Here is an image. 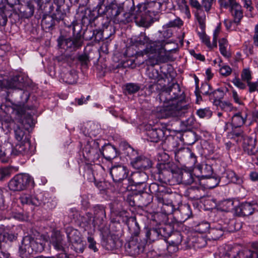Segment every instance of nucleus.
Wrapping results in <instances>:
<instances>
[{"instance_id": "obj_1", "label": "nucleus", "mask_w": 258, "mask_h": 258, "mask_svg": "<svg viewBox=\"0 0 258 258\" xmlns=\"http://www.w3.org/2000/svg\"><path fill=\"white\" fill-rule=\"evenodd\" d=\"M159 99L161 102L169 104L160 109L159 117L161 118L181 116L190 107L186 101L184 92L177 83L164 88L159 94Z\"/></svg>"}, {"instance_id": "obj_2", "label": "nucleus", "mask_w": 258, "mask_h": 258, "mask_svg": "<svg viewBox=\"0 0 258 258\" xmlns=\"http://www.w3.org/2000/svg\"><path fill=\"white\" fill-rule=\"evenodd\" d=\"M130 6L128 12L122 15L118 14L115 19L119 23L125 24L132 21L133 19L136 23L140 26L148 27L150 25L151 16L147 14L150 11L147 10L144 4H139L137 8L134 7V0H126L124 3V7Z\"/></svg>"}, {"instance_id": "obj_3", "label": "nucleus", "mask_w": 258, "mask_h": 258, "mask_svg": "<svg viewBox=\"0 0 258 258\" xmlns=\"http://www.w3.org/2000/svg\"><path fill=\"white\" fill-rule=\"evenodd\" d=\"M34 185L33 178L26 173L16 175L10 180L8 184L9 189L12 191L23 190Z\"/></svg>"}, {"instance_id": "obj_4", "label": "nucleus", "mask_w": 258, "mask_h": 258, "mask_svg": "<svg viewBox=\"0 0 258 258\" xmlns=\"http://www.w3.org/2000/svg\"><path fill=\"white\" fill-rule=\"evenodd\" d=\"M92 211L93 219L92 214L90 213H87L83 217L87 224H90L91 222L94 227L103 224L106 219V207L102 205H97L92 208Z\"/></svg>"}, {"instance_id": "obj_5", "label": "nucleus", "mask_w": 258, "mask_h": 258, "mask_svg": "<svg viewBox=\"0 0 258 258\" xmlns=\"http://www.w3.org/2000/svg\"><path fill=\"white\" fill-rule=\"evenodd\" d=\"M82 153L84 158L89 162H94L98 160L101 155L98 142L92 139L88 141Z\"/></svg>"}, {"instance_id": "obj_6", "label": "nucleus", "mask_w": 258, "mask_h": 258, "mask_svg": "<svg viewBox=\"0 0 258 258\" xmlns=\"http://www.w3.org/2000/svg\"><path fill=\"white\" fill-rule=\"evenodd\" d=\"M96 9L99 13L106 14L115 19L122 11V8L118 6L115 0H100Z\"/></svg>"}, {"instance_id": "obj_7", "label": "nucleus", "mask_w": 258, "mask_h": 258, "mask_svg": "<svg viewBox=\"0 0 258 258\" xmlns=\"http://www.w3.org/2000/svg\"><path fill=\"white\" fill-rule=\"evenodd\" d=\"M221 8H229L230 12L234 19V22L240 23L243 17L241 5L236 0H218Z\"/></svg>"}, {"instance_id": "obj_8", "label": "nucleus", "mask_w": 258, "mask_h": 258, "mask_svg": "<svg viewBox=\"0 0 258 258\" xmlns=\"http://www.w3.org/2000/svg\"><path fill=\"white\" fill-rule=\"evenodd\" d=\"M148 178V176L147 174L145 172L143 171L134 172L131 176V180L133 182V184L136 187L141 186V188L139 190V191L143 194V197H146L148 199V202L145 204V205H147L152 200L151 195L146 192H144Z\"/></svg>"}, {"instance_id": "obj_9", "label": "nucleus", "mask_w": 258, "mask_h": 258, "mask_svg": "<svg viewBox=\"0 0 258 258\" xmlns=\"http://www.w3.org/2000/svg\"><path fill=\"white\" fill-rule=\"evenodd\" d=\"M66 232L68 240L72 243V248L77 253H82L84 250V244L79 231L72 227H68Z\"/></svg>"}, {"instance_id": "obj_10", "label": "nucleus", "mask_w": 258, "mask_h": 258, "mask_svg": "<svg viewBox=\"0 0 258 258\" xmlns=\"http://www.w3.org/2000/svg\"><path fill=\"white\" fill-rule=\"evenodd\" d=\"M37 246L38 243L34 238L30 236H25L19 248L20 256L23 257L24 255L31 254L34 251L37 252L38 251Z\"/></svg>"}, {"instance_id": "obj_11", "label": "nucleus", "mask_w": 258, "mask_h": 258, "mask_svg": "<svg viewBox=\"0 0 258 258\" xmlns=\"http://www.w3.org/2000/svg\"><path fill=\"white\" fill-rule=\"evenodd\" d=\"M194 240L186 237L184 239L183 235L179 232L173 233L170 238L169 243L173 246H176L178 249H186L190 248Z\"/></svg>"}, {"instance_id": "obj_12", "label": "nucleus", "mask_w": 258, "mask_h": 258, "mask_svg": "<svg viewBox=\"0 0 258 258\" xmlns=\"http://www.w3.org/2000/svg\"><path fill=\"white\" fill-rule=\"evenodd\" d=\"M137 42L140 45H146V48L144 51L138 52L137 53V57L143 56L144 53L149 52L153 53L157 50L158 41H153L150 40L149 38L145 34H141L138 38Z\"/></svg>"}, {"instance_id": "obj_13", "label": "nucleus", "mask_w": 258, "mask_h": 258, "mask_svg": "<svg viewBox=\"0 0 258 258\" xmlns=\"http://www.w3.org/2000/svg\"><path fill=\"white\" fill-rule=\"evenodd\" d=\"M35 7L32 2H28L25 5H18L13 12L21 18L28 19L31 17L34 13Z\"/></svg>"}, {"instance_id": "obj_14", "label": "nucleus", "mask_w": 258, "mask_h": 258, "mask_svg": "<svg viewBox=\"0 0 258 258\" xmlns=\"http://www.w3.org/2000/svg\"><path fill=\"white\" fill-rule=\"evenodd\" d=\"M258 205L256 202H246L241 203L235 208V212L240 216H247L252 214L255 210H257Z\"/></svg>"}, {"instance_id": "obj_15", "label": "nucleus", "mask_w": 258, "mask_h": 258, "mask_svg": "<svg viewBox=\"0 0 258 258\" xmlns=\"http://www.w3.org/2000/svg\"><path fill=\"white\" fill-rule=\"evenodd\" d=\"M206 170L208 171L209 174H205L202 175V178L205 179V186L208 188H213L216 187L219 183L220 179L214 176H212V168L210 165H205L202 168L201 173H206Z\"/></svg>"}, {"instance_id": "obj_16", "label": "nucleus", "mask_w": 258, "mask_h": 258, "mask_svg": "<svg viewBox=\"0 0 258 258\" xmlns=\"http://www.w3.org/2000/svg\"><path fill=\"white\" fill-rule=\"evenodd\" d=\"M110 173L113 181L119 183L126 178L128 171L125 166L117 165L111 167Z\"/></svg>"}, {"instance_id": "obj_17", "label": "nucleus", "mask_w": 258, "mask_h": 258, "mask_svg": "<svg viewBox=\"0 0 258 258\" xmlns=\"http://www.w3.org/2000/svg\"><path fill=\"white\" fill-rule=\"evenodd\" d=\"M167 196V194L165 192H158L156 195V198L158 203L162 205L161 207L162 213L168 215L173 213L174 208L172 201H167V203H165Z\"/></svg>"}, {"instance_id": "obj_18", "label": "nucleus", "mask_w": 258, "mask_h": 258, "mask_svg": "<svg viewBox=\"0 0 258 258\" xmlns=\"http://www.w3.org/2000/svg\"><path fill=\"white\" fill-rule=\"evenodd\" d=\"M125 249L129 255L135 256L144 251V245L137 239H133L125 244Z\"/></svg>"}, {"instance_id": "obj_19", "label": "nucleus", "mask_w": 258, "mask_h": 258, "mask_svg": "<svg viewBox=\"0 0 258 258\" xmlns=\"http://www.w3.org/2000/svg\"><path fill=\"white\" fill-rule=\"evenodd\" d=\"M131 165L136 169L144 170L150 168L152 166L151 161L147 157L138 156L133 161H131Z\"/></svg>"}, {"instance_id": "obj_20", "label": "nucleus", "mask_w": 258, "mask_h": 258, "mask_svg": "<svg viewBox=\"0 0 258 258\" xmlns=\"http://www.w3.org/2000/svg\"><path fill=\"white\" fill-rule=\"evenodd\" d=\"M224 230L232 232L236 230V229L231 227H223L221 225L218 224L211 227L209 233L212 239L217 240L223 235Z\"/></svg>"}, {"instance_id": "obj_21", "label": "nucleus", "mask_w": 258, "mask_h": 258, "mask_svg": "<svg viewBox=\"0 0 258 258\" xmlns=\"http://www.w3.org/2000/svg\"><path fill=\"white\" fill-rule=\"evenodd\" d=\"M153 4V9L152 10H148L150 12H147V14L151 16V13H158L159 11H165L171 10L174 8L173 5L169 0H163L162 2H156Z\"/></svg>"}, {"instance_id": "obj_22", "label": "nucleus", "mask_w": 258, "mask_h": 258, "mask_svg": "<svg viewBox=\"0 0 258 258\" xmlns=\"http://www.w3.org/2000/svg\"><path fill=\"white\" fill-rule=\"evenodd\" d=\"M243 148L245 152L249 155H254L257 151L255 147V139L246 136L243 140Z\"/></svg>"}, {"instance_id": "obj_23", "label": "nucleus", "mask_w": 258, "mask_h": 258, "mask_svg": "<svg viewBox=\"0 0 258 258\" xmlns=\"http://www.w3.org/2000/svg\"><path fill=\"white\" fill-rule=\"evenodd\" d=\"M157 48V51H161V53L163 50L165 55L167 56L168 53L176 51V45L174 43L167 42L165 40H158Z\"/></svg>"}, {"instance_id": "obj_24", "label": "nucleus", "mask_w": 258, "mask_h": 258, "mask_svg": "<svg viewBox=\"0 0 258 258\" xmlns=\"http://www.w3.org/2000/svg\"><path fill=\"white\" fill-rule=\"evenodd\" d=\"M147 140L152 142L157 143L164 136V132L161 128H152L147 131Z\"/></svg>"}, {"instance_id": "obj_25", "label": "nucleus", "mask_w": 258, "mask_h": 258, "mask_svg": "<svg viewBox=\"0 0 258 258\" xmlns=\"http://www.w3.org/2000/svg\"><path fill=\"white\" fill-rule=\"evenodd\" d=\"M20 200L22 204H31L36 206L40 205L42 203L38 196H32L27 194H22L20 197Z\"/></svg>"}, {"instance_id": "obj_26", "label": "nucleus", "mask_w": 258, "mask_h": 258, "mask_svg": "<svg viewBox=\"0 0 258 258\" xmlns=\"http://www.w3.org/2000/svg\"><path fill=\"white\" fill-rule=\"evenodd\" d=\"M148 76L150 79L154 80V82L153 84L150 85L149 86V90L151 92L154 91V88L155 86H157V84L155 82H158L160 81L163 80V78L159 74L158 71L155 70L153 68L148 69Z\"/></svg>"}, {"instance_id": "obj_27", "label": "nucleus", "mask_w": 258, "mask_h": 258, "mask_svg": "<svg viewBox=\"0 0 258 258\" xmlns=\"http://www.w3.org/2000/svg\"><path fill=\"white\" fill-rule=\"evenodd\" d=\"M247 115L242 112H238L234 114L232 117L231 124L235 128L240 127L245 122Z\"/></svg>"}, {"instance_id": "obj_28", "label": "nucleus", "mask_w": 258, "mask_h": 258, "mask_svg": "<svg viewBox=\"0 0 258 258\" xmlns=\"http://www.w3.org/2000/svg\"><path fill=\"white\" fill-rule=\"evenodd\" d=\"M0 108L6 113L10 111V110L11 109L13 111L16 112L17 114L21 116L25 115L26 112V108L24 105H17L14 107H11V106H8L5 104H1L0 106Z\"/></svg>"}, {"instance_id": "obj_29", "label": "nucleus", "mask_w": 258, "mask_h": 258, "mask_svg": "<svg viewBox=\"0 0 258 258\" xmlns=\"http://www.w3.org/2000/svg\"><path fill=\"white\" fill-rule=\"evenodd\" d=\"M101 155L107 160H111L116 157L117 151L114 146L107 145L104 147Z\"/></svg>"}, {"instance_id": "obj_30", "label": "nucleus", "mask_w": 258, "mask_h": 258, "mask_svg": "<svg viewBox=\"0 0 258 258\" xmlns=\"http://www.w3.org/2000/svg\"><path fill=\"white\" fill-rule=\"evenodd\" d=\"M181 181L185 184H191L197 180L200 181L198 177H194L191 172L183 170L181 173Z\"/></svg>"}, {"instance_id": "obj_31", "label": "nucleus", "mask_w": 258, "mask_h": 258, "mask_svg": "<svg viewBox=\"0 0 258 258\" xmlns=\"http://www.w3.org/2000/svg\"><path fill=\"white\" fill-rule=\"evenodd\" d=\"M63 81L69 84H74L77 82L78 75L74 70H72L63 74L61 76Z\"/></svg>"}, {"instance_id": "obj_32", "label": "nucleus", "mask_w": 258, "mask_h": 258, "mask_svg": "<svg viewBox=\"0 0 258 258\" xmlns=\"http://www.w3.org/2000/svg\"><path fill=\"white\" fill-rule=\"evenodd\" d=\"M27 146H29V144L26 145L22 142L18 143L12 149L11 154L14 156L23 155L27 152L28 149Z\"/></svg>"}, {"instance_id": "obj_33", "label": "nucleus", "mask_w": 258, "mask_h": 258, "mask_svg": "<svg viewBox=\"0 0 258 258\" xmlns=\"http://www.w3.org/2000/svg\"><path fill=\"white\" fill-rule=\"evenodd\" d=\"M229 137L233 139L237 143L243 141L246 137L244 136L243 132L241 129L237 130L236 128L233 127L232 131L229 134Z\"/></svg>"}, {"instance_id": "obj_34", "label": "nucleus", "mask_w": 258, "mask_h": 258, "mask_svg": "<svg viewBox=\"0 0 258 258\" xmlns=\"http://www.w3.org/2000/svg\"><path fill=\"white\" fill-rule=\"evenodd\" d=\"M72 28L73 31V36L71 38L74 42V49L75 50L82 46L83 43L84 38L80 32H78L75 34V28L74 26H73Z\"/></svg>"}, {"instance_id": "obj_35", "label": "nucleus", "mask_w": 258, "mask_h": 258, "mask_svg": "<svg viewBox=\"0 0 258 258\" xmlns=\"http://www.w3.org/2000/svg\"><path fill=\"white\" fill-rule=\"evenodd\" d=\"M102 245L106 249L111 250L117 247V241L112 236H108L102 242Z\"/></svg>"}, {"instance_id": "obj_36", "label": "nucleus", "mask_w": 258, "mask_h": 258, "mask_svg": "<svg viewBox=\"0 0 258 258\" xmlns=\"http://www.w3.org/2000/svg\"><path fill=\"white\" fill-rule=\"evenodd\" d=\"M55 21L52 15H45L42 18L41 25L45 29H50L55 25Z\"/></svg>"}, {"instance_id": "obj_37", "label": "nucleus", "mask_w": 258, "mask_h": 258, "mask_svg": "<svg viewBox=\"0 0 258 258\" xmlns=\"http://www.w3.org/2000/svg\"><path fill=\"white\" fill-rule=\"evenodd\" d=\"M243 252H240L236 248H230L221 256V258H237L238 256L240 257V255Z\"/></svg>"}, {"instance_id": "obj_38", "label": "nucleus", "mask_w": 258, "mask_h": 258, "mask_svg": "<svg viewBox=\"0 0 258 258\" xmlns=\"http://www.w3.org/2000/svg\"><path fill=\"white\" fill-rule=\"evenodd\" d=\"M20 76H16L12 78L8 84L10 88L21 89L23 87V83L20 80Z\"/></svg>"}, {"instance_id": "obj_39", "label": "nucleus", "mask_w": 258, "mask_h": 258, "mask_svg": "<svg viewBox=\"0 0 258 258\" xmlns=\"http://www.w3.org/2000/svg\"><path fill=\"white\" fill-rule=\"evenodd\" d=\"M189 193L191 195V198L195 200H200L203 197V195L201 192L203 191V189L200 187H191L189 189Z\"/></svg>"}, {"instance_id": "obj_40", "label": "nucleus", "mask_w": 258, "mask_h": 258, "mask_svg": "<svg viewBox=\"0 0 258 258\" xmlns=\"http://www.w3.org/2000/svg\"><path fill=\"white\" fill-rule=\"evenodd\" d=\"M14 134L15 138L17 141H22L26 134V131L23 129L22 124L21 126L17 125L14 127Z\"/></svg>"}, {"instance_id": "obj_41", "label": "nucleus", "mask_w": 258, "mask_h": 258, "mask_svg": "<svg viewBox=\"0 0 258 258\" xmlns=\"http://www.w3.org/2000/svg\"><path fill=\"white\" fill-rule=\"evenodd\" d=\"M124 154L128 157L131 161L134 160L138 156V153L128 145H126Z\"/></svg>"}, {"instance_id": "obj_42", "label": "nucleus", "mask_w": 258, "mask_h": 258, "mask_svg": "<svg viewBox=\"0 0 258 258\" xmlns=\"http://www.w3.org/2000/svg\"><path fill=\"white\" fill-rule=\"evenodd\" d=\"M179 211L181 214V218L183 220L188 219L191 215V211L188 205H184L179 208Z\"/></svg>"}, {"instance_id": "obj_43", "label": "nucleus", "mask_w": 258, "mask_h": 258, "mask_svg": "<svg viewBox=\"0 0 258 258\" xmlns=\"http://www.w3.org/2000/svg\"><path fill=\"white\" fill-rule=\"evenodd\" d=\"M160 235V231L156 228L148 230L146 232V237L151 241H154L158 239Z\"/></svg>"}, {"instance_id": "obj_44", "label": "nucleus", "mask_w": 258, "mask_h": 258, "mask_svg": "<svg viewBox=\"0 0 258 258\" xmlns=\"http://www.w3.org/2000/svg\"><path fill=\"white\" fill-rule=\"evenodd\" d=\"M52 244L57 250L64 251L63 238L61 236H57L53 239Z\"/></svg>"}, {"instance_id": "obj_45", "label": "nucleus", "mask_w": 258, "mask_h": 258, "mask_svg": "<svg viewBox=\"0 0 258 258\" xmlns=\"http://www.w3.org/2000/svg\"><path fill=\"white\" fill-rule=\"evenodd\" d=\"M227 177L230 180V182L234 183L240 184L243 182L242 178L238 176L232 171H230L227 172Z\"/></svg>"}, {"instance_id": "obj_46", "label": "nucleus", "mask_w": 258, "mask_h": 258, "mask_svg": "<svg viewBox=\"0 0 258 258\" xmlns=\"http://www.w3.org/2000/svg\"><path fill=\"white\" fill-rule=\"evenodd\" d=\"M219 49L221 53L225 57H229V54L227 51L228 41L225 38L220 39L219 41Z\"/></svg>"}, {"instance_id": "obj_47", "label": "nucleus", "mask_w": 258, "mask_h": 258, "mask_svg": "<svg viewBox=\"0 0 258 258\" xmlns=\"http://www.w3.org/2000/svg\"><path fill=\"white\" fill-rule=\"evenodd\" d=\"M54 19L57 22H59L63 20L66 17V14L64 10H62L61 7H57L55 11L52 15Z\"/></svg>"}, {"instance_id": "obj_48", "label": "nucleus", "mask_w": 258, "mask_h": 258, "mask_svg": "<svg viewBox=\"0 0 258 258\" xmlns=\"http://www.w3.org/2000/svg\"><path fill=\"white\" fill-rule=\"evenodd\" d=\"M224 92L218 89L212 92H211L209 94V97L210 99L214 100V102L220 101L221 99H222L224 97Z\"/></svg>"}, {"instance_id": "obj_49", "label": "nucleus", "mask_w": 258, "mask_h": 258, "mask_svg": "<svg viewBox=\"0 0 258 258\" xmlns=\"http://www.w3.org/2000/svg\"><path fill=\"white\" fill-rule=\"evenodd\" d=\"M141 89V85L136 83H127L125 85V90L129 94L137 93Z\"/></svg>"}, {"instance_id": "obj_50", "label": "nucleus", "mask_w": 258, "mask_h": 258, "mask_svg": "<svg viewBox=\"0 0 258 258\" xmlns=\"http://www.w3.org/2000/svg\"><path fill=\"white\" fill-rule=\"evenodd\" d=\"M210 224L207 222H202L196 226V230L199 233H204L210 229Z\"/></svg>"}, {"instance_id": "obj_51", "label": "nucleus", "mask_w": 258, "mask_h": 258, "mask_svg": "<svg viewBox=\"0 0 258 258\" xmlns=\"http://www.w3.org/2000/svg\"><path fill=\"white\" fill-rule=\"evenodd\" d=\"M78 60L81 65L85 68H87L88 64L90 62L89 56L86 53L79 55L78 56Z\"/></svg>"}, {"instance_id": "obj_52", "label": "nucleus", "mask_w": 258, "mask_h": 258, "mask_svg": "<svg viewBox=\"0 0 258 258\" xmlns=\"http://www.w3.org/2000/svg\"><path fill=\"white\" fill-rule=\"evenodd\" d=\"M197 114L201 118H209L212 116V112L209 108H205L198 110Z\"/></svg>"}, {"instance_id": "obj_53", "label": "nucleus", "mask_w": 258, "mask_h": 258, "mask_svg": "<svg viewBox=\"0 0 258 258\" xmlns=\"http://www.w3.org/2000/svg\"><path fill=\"white\" fill-rule=\"evenodd\" d=\"M240 258H258V251L246 250L240 255Z\"/></svg>"}, {"instance_id": "obj_54", "label": "nucleus", "mask_w": 258, "mask_h": 258, "mask_svg": "<svg viewBox=\"0 0 258 258\" xmlns=\"http://www.w3.org/2000/svg\"><path fill=\"white\" fill-rule=\"evenodd\" d=\"M183 25L182 21L179 18H176L173 20L166 23L164 26L167 28L180 27Z\"/></svg>"}, {"instance_id": "obj_55", "label": "nucleus", "mask_w": 258, "mask_h": 258, "mask_svg": "<svg viewBox=\"0 0 258 258\" xmlns=\"http://www.w3.org/2000/svg\"><path fill=\"white\" fill-rule=\"evenodd\" d=\"M11 175V170L8 167L0 168V181H4Z\"/></svg>"}, {"instance_id": "obj_56", "label": "nucleus", "mask_w": 258, "mask_h": 258, "mask_svg": "<svg viewBox=\"0 0 258 258\" xmlns=\"http://www.w3.org/2000/svg\"><path fill=\"white\" fill-rule=\"evenodd\" d=\"M100 128L97 124L91 123L90 124L89 136L96 137L100 132Z\"/></svg>"}, {"instance_id": "obj_57", "label": "nucleus", "mask_w": 258, "mask_h": 258, "mask_svg": "<svg viewBox=\"0 0 258 258\" xmlns=\"http://www.w3.org/2000/svg\"><path fill=\"white\" fill-rule=\"evenodd\" d=\"M215 0H202L201 4L202 8H204L207 12H209Z\"/></svg>"}, {"instance_id": "obj_58", "label": "nucleus", "mask_w": 258, "mask_h": 258, "mask_svg": "<svg viewBox=\"0 0 258 258\" xmlns=\"http://www.w3.org/2000/svg\"><path fill=\"white\" fill-rule=\"evenodd\" d=\"M220 73L223 76H229L232 72V69L227 65H224L220 69Z\"/></svg>"}, {"instance_id": "obj_59", "label": "nucleus", "mask_w": 258, "mask_h": 258, "mask_svg": "<svg viewBox=\"0 0 258 258\" xmlns=\"http://www.w3.org/2000/svg\"><path fill=\"white\" fill-rule=\"evenodd\" d=\"M234 202L231 200H226L223 202L222 205L223 210L229 212L234 208Z\"/></svg>"}, {"instance_id": "obj_60", "label": "nucleus", "mask_w": 258, "mask_h": 258, "mask_svg": "<svg viewBox=\"0 0 258 258\" xmlns=\"http://www.w3.org/2000/svg\"><path fill=\"white\" fill-rule=\"evenodd\" d=\"M241 78L243 81H246L247 83L250 82L251 79V72L249 69H244L241 73Z\"/></svg>"}, {"instance_id": "obj_61", "label": "nucleus", "mask_w": 258, "mask_h": 258, "mask_svg": "<svg viewBox=\"0 0 258 258\" xmlns=\"http://www.w3.org/2000/svg\"><path fill=\"white\" fill-rule=\"evenodd\" d=\"M239 23L234 22V19L232 21L231 20H226L224 21V24L227 29L232 30L235 28Z\"/></svg>"}, {"instance_id": "obj_62", "label": "nucleus", "mask_w": 258, "mask_h": 258, "mask_svg": "<svg viewBox=\"0 0 258 258\" xmlns=\"http://www.w3.org/2000/svg\"><path fill=\"white\" fill-rule=\"evenodd\" d=\"M60 45L66 46L67 48H73L74 49V42H73L72 39L71 38L65 39L62 40Z\"/></svg>"}, {"instance_id": "obj_63", "label": "nucleus", "mask_w": 258, "mask_h": 258, "mask_svg": "<svg viewBox=\"0 0 258 258\" xmlns=\"http://www.w3.org/2000/svg\"><path fill=\"white\" fill-rule=\"evenodd\" d=\"M94 32V39L96 41L99 42L103 40V31L101 29H96L93 30Z\"/></svg>"}, {"instance_id": "obj_64", "label": "nucleus", "mask_w": 258, "mask_h": 258, "mask_svg": "<svg viewBox=\"0 0 258 258\" xmlns=\"http://www.w3.org/2000/svg\"><path fill=\"white\" fill-rule=\"evenodd\" d=\"M247 86H248L250 93L258 91V80L255 82H248Z\"/></svg>"}]
</instances>
